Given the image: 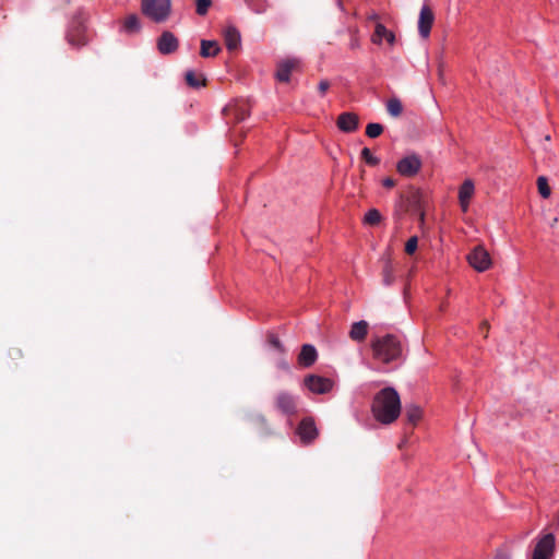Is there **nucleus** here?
Instances as JSON below:
<instances>
[{"instance_id": "cd10ccee", "label": "nucleus", "mask_w": 559, "mask_h": 559, "mask_svg": "<svg viewBox=\"0 0 559 559\" xmlns=\"http://www.w3.org/2000/svg\"><path fill=\"white\" fill-rule=\"evenodd\" d=\"M389 32L390 31L383 24L377 22L374 26V33L371 37L372 43L381 44L383 37H385Z\"/></svg>"}, {"instance_id": "7ed1b4c3", "label": "nucleus", "mask_w": 559, "mask_h": 559, "mask_svg": "<svg viewBox=\"0 0 559 559\" xmlns=\"http://www.w3.org/2000/svg\"><path fill=\"white\" fill-rule=\"evenodd\" d=\"M87 15L83 10H79L70 20L66 38L69 45L80 48L87 44L85 22Z\"/></svg>"}, {"instance_id": "6e6552de", "label": "nucleus", "mask_w": 559, "mask_h": 559, "mask_svg": "<svg viewBox=\"0 0 559 559\" xmlns=\"http://www.w3.org/2000/svg\"><path fill=\"white\" fill-rule=\"evenodd\" d=\"M469 265L478 272H485L491 266V258L488 251L481 247H475L467 255Z\"/></svg>"}, {"instance_id": "473e14b6", "label": "nucleus", "mask_w": 559, "mask_h": 559, "mask_svg": "<svg viewBox=\"0 0 559 559\" xmlns=\"http://www.w3.org/2000/svg\"><path fill=\"white\" fill-rule=\"evenodd\" d=\"M195 4H197V13L199 15H205L209 11V9L211 8L212 5V0H195Z\"/></svg>"}, {"instance_id": "f257e3e1", "label": "nucleus", "mask_w": 559, "mask_h": 559, "mask_svg": "<svg viewBox=\"0 0 559 559\" xmlns=\"http://www.w3.org/2000/svg\"><path fill=\"white\" fill-rule=\"evenodd\" d=\"M371 412L377 421L383 425L394 423L401 414V400L391 386L380 390L373 397Z\"/></svg>"}, {"instance_id": "f8f14e48", "label": "nucleus", "mask_w": 559, "mask_h": 559, "mask_svg": "<svg viewBox=\"0 0 559 559\" xmlns=\"http://www.w3.org/2000/svg\"><path fill=\"white\" fill-rule=\"evenodd\" d=\"M435 21V14L429 5H424L419 12L418 32L423 38H428Z\"/></svg>"}, {"instance_id": "412c9836", "label": "nucleus", "mask_w": 559, "mask_h": 559, "mask_svg": "<svg viewBox=\"0 0 559 559\" xmlns=\"http://www.w3.org/2000/svg\"><path fill=\"white\" fill-rule=\"evenodd\" d=\"M221 52V47L216 40H201L200 55L203 58L215 57Z\"/></svg>"}, {"instance_id": "ddd939ff", "label": "nucleus", "mask_w": 559, "mask_h": 559, "mask_svg": "<svg viewBox=\"0 0 559 559\" xmlns=\"http://www.w3.org/2000/svg\"><path fill=\"white\" fill-rule=\"evenodd\" d=\"M297 433L302 443L309 444L318 437L319 432L312 418H304L297 428Z\"/></svg>"}, {"instance_id": "f3484780", "label": "nucleus", "mask_w": 559, "mask_h": 559, "mask_svg": "<svg viewBox=\"0 0 559 559\" xmlns=\"http://www.w3.org/2000/svg\"><path fill=\"white\" fill-rule=\"evenodd\" d=\"M475 187L471 179H466L460 187L459 201L463 212H466L469 206V201L474 194Z\"/></svg>"}, {"instance_id": "e433bc0d", "label": "nucleus", "mask_w": 559, "mask_h": 559, "mask_svg": "<svg viewBox=\"0 0 559 559\" xmlns=\"http://www.w3.org/2000/svg\"><path fill=\"white\" fill-rule=\"evenodd\" d=\"M9 356L13 359V360H17V359H21L23 354H22V350L20 348H11L9 350Z\"/></svg>"}, {"instance_id": "1a4fd4ad", "label": "nucleus", "mask_w": 559, "mask_h": 559, "mask_svg": "<svg viewBox=\"0 0 559 559\" xmlns=\"http://www.w3.org/2000/svg\"><path fill=\"white\" fill-rule=\"evenodd\" d=\"M305 385L316 394H325L333 388V381L317 374H309L304 380Z\"/></svg>"}, {"instance_id": "4be33fe9", "label": "nucleus", "mask_w": 559, "mask_h": 559, "mask_svg": "<svg viewBox=\"0 0 559 559\" xmlns=\"http://www.w3.org/2000/svg\"><path fill=\"white\" fill-rule=\"evenodd\" d=\"M386 111L391 117L397 118L403 112V105L402 102L396 98L392 97L386 102Z\"/></svg>"}, {"instance_id": "2f4dec72", "label": "nucleus", "mask_w": 559, "mask_h": 559, "mask_svg": "<svg viewBox=\"0 0 559 559\" xmlns=\"http://www.w3.org/2000/svg\"><path fill=\"white\" fill-rule=\"evenodd\" d=\"M361 158L369 165V166H377L380 163V159L371 154V151L368 147H364L361 150Z\"/></svg>"}, {"instance_id": "a19ab883", "label": "nucleus", "mask_w": 559, "mask_h": 559, "mask_svg": "<svg viewBox=\"0 0 559 559\" xmlns=\"http://www.w3.org/2000/svg\"><path fill=\"white\" fill-rule=\"evenodd\" d=\"M488 322L484 321L481 324H480V331L485 333V337H487V333H488Z\"/></svg>"}, {"instance_id": "9b49d317", "label": "nucleus", "mask_w": 559, "mask_h": 559, "mask_svg": "<svg viewBox=\"0 0 559 559\" xmlns=\"http://www.w3.org/2000/svg\"><path fill=\"white\" fill-rule=\"evenodd\" d=\"M421 168V160L417 155H408L402 158L397 165V171L405 177L415 176Z\"/></svg>"}, {"instance_id": "0eeeda50", "label": "nucleus", "mask_w": 559, "mask_h": 559, "mask_svg": "<svg viewBox=\"0 0 559 559\" xmlns=\"http://www.w3.org/2000/svg\"><path fill=\"white\" fill-rule=\"evenodd\" d=\"M274 407L281 414L292 416L297 413V399L287 391H281L274 396Z\"/></svg>"}, {"instance_id": "c756f323", "label": "nucleus", "mask_w": 559, "mask_h": 559, "mask_svg": "<svg viewBox=\"0 0 559 559\" xmlns=\"http://www.w3.org/2000/svg\"><path fill=\"white\" fill-rule=\"evenodd\" d=\"M537 188H538V192L539 194L544 198V199H547L549 198L550 193H551V190H550V187L548 185V180L546 177L544 176H540L537 178Z\"/></svg>"}, {"instance_id": "ea45409f", "label": "nucleus", "mask_w": 559, "mask_h": 559, "mask_svg": "<svg viewBox=\"0 0 559 559\" xmlns=\"http://www.w3.org/2000/svg\"><path fill=\"white\" fill-rule=\"evenodd\" d=\"M350 49H357L359 47V40L356 37H353L349 43Z\"/></svg>"}, {"instance_id": "a211bd4d", "label": "nucleus", "mask_w": 559, "mask_h": 559, "mask_svg": "<svg viewBox=\"0 0 559 559\" xmlns=\"http://www.w3.org/2000/svg\"><path fill=\"white\" fill-rule=\"evenodd\" d=\"M299 61L297 59H287L282 61L276 70V79L280 82H288L290 78V73L298 69Z\"/></svg>"}, {"instance_id": "6ab92c4d", "label": "nucleus", "mask_w": 559, "mask_h": 559, "mask_svg": "<svg viewBox=\"0 0 559 559\" xmlns=\"http://www.w3.org/2000/svg\"><path fill=\"white\" fill-rule=\"evenodd\" d=\"M225 45L228 50H235L240 46L241 37L239 31L234 26H228L224 32Z\"/></svg>"}, {"instance_id": "7c9ffc66", "label": "nucleus", "mask_w": 559, "mask_h": 559, "mask_svg": "<svg viewBox=\"0 0 559 559\" xmlns=\"http://www.w3.org/2000/svg\"><path fill=\"white\" fill-rule=\"evenodd\" d=\"M382 132H383V126L380 123L372 122V123L367 124V127H366V134L371 139H376V138L380 136L382 134Z\"/></svg>"}, {"instance_id": "4c0bfd02", "label": "nucleus", "mask_w": 559, "mask_h": 559, "mask_svg": "<svg viewBox=\"0 0 559 559\" xmlns=\"http://www.w3.org/2000/svg\"><path fill=\"white\" fill-rule=\"evenodd\" d=\"M382 185H383V187L390 189L395 186V180L391 177H388V178L383 179Z\"/></svg>"}, {"instance_id": "a878e982", "label": "nucleus", "mask_w": 559, "mask_h": 559, "mask_svg": "<svg viewBox=\"0 0 559 559\" xmlns=\"http://www.w3.org/2000/svg\"><path fill=\"white\" fill-rule=\"evenodd\" d=\"M246 4L257 14H262L267 9V0H245Z\"/></svg>"}, {"instance_id": "37998d69", "label": "nucleus", "mask_w": 559, "mask_h": 559, "mask_svg": "<svg viewBox=\"0 0 559 559\" xmlns=\"http://www.w3.org/2000/svg\"><path fill=\"white\" fill-rule=\"evenodd\" d=\"M369 21H378V15L376 13H372L368 16Z\"/></svg>"}, {"instance_id": "423d86ee", "label": "nucleus", "mask_w": 559, "mask_h": 559, "mask_svg": "<svg viewBox=\"0 0 559 559\" xmlns=\"http://www.w3.org/2000/svg\"><path fill=\"white\" fill-rule=\"evenodd\" d=\"M406 211H411L415 214H418L420 223H424L425 219V205L426 199L424 193L416 188H409L406 195Z\"/></svg>"}, {"instance_id": "c9c22d12", "label": "nucleus", "mask_w": 559, "mask_h": 559, "mask_svg": "<svg viewBox=\"0 0 559 559\" xmlns=\"http://www.w3.org/2000/svg\"><path fill=\"white\" fill-rule=\"evenodd\" d=\"M330 88V82L328 80H321L318 84V91L323 96Z\"/></svg>"}, {"instance_id": "c85d7f7f", "label": "nucleus", "mask_w": 559, "mask_h": 559, "mask_svg": "<svg viewBox=\"0 0 559 559\" xmlns=\"http://www.w3.org/2000/svg\"><path fill=\"white\" fill-rule=\"evenodd\" d=\"M382 281L383 284L386 286L391 285L394 282L393 266L389 261H386L383 265Z\"/></svg>"}, {"instance_id": "20e7f679", "label": "nucleus", "mask_w": 559, "mask_h": 559, "mask_svg": "<svg viewBox=\"0 0 559 559\" xmlns=\"http://www.w3.org/2000/svg\"><path fill=\"white\" fill-rule=\"evenodd\" d=\"M142 13L155 23L165 22L171 12V0H142Z\"/></svg>"}, {"instance_id": "393cba45", "label": "nucleus", "mask_w": 559, "mask_h": 559, "mask_svg": "<svg viewBox=\"0 0 559 559\" xmlns=\"http://www.w3.org/2000/svg\"><path fill=\"white\" fill-rule=\"evenodd\" d=\"M186 82L189 86L198 88L205 85V78L201 74H197L193 71L186 73Z\"/></svg>"}, {"instance_id": "9d476101", "label": "nucleus", "mask_w": 559, "mask_h": 559, "mask_svg": "<svg viewBox=\"0 0 559 559\" xmlns=\"http://www.w3.org/2000/svg\"><path fill=\"white\" fill-rule=\"evenodd\" d=\"M225 115L233 119L235 122L245 120L250 114V104L245 99H237L224 109Z\"/></svg>"}, {"instance_id": "4468645a", "label": "nucleus", "mask_w": 559, "mask_h": 559, "mask_svg": "<svg viewBox=\"0 0 559 559\" xmlns=\"http://www.w3.org/2000/svg\"><path fill=\"white\" fill-rule=\"evenodd\" d=\"M337 128L345 133H352L358 129L359 117L355 112H342L336 119Z\"/></svg>"}, {"instance_id": "58836bf2", "label": "nucleus", "mask_w": 559, "mask_h": 559, "mask_svg": "<svg viewBox=\"0 0 559 559\" xmlns=\"http://www.w3.org/2000/svg\"><path fill=\"white\" fill-rule=\"evenodd\" d=\"M388 44L393 45L395 43V35L393 32H389L385 37H383Z\"/></svg>"}, {"instance_id": "5701e85b", "label": "nucleus", "mask_w": 559, "mask_h": 559, "mask_svg": "<svg viewBox=\"0 0 559 559\" xmlns=\"http://www.w3.org/2000/svg\"><path fill=\"white\" fill-rule=\"evenodd\" d=\"M405 415L412 425H416L423 415L421 408L415 404L407 405L405 408Z\"/></svg>"}, {"instance_id": "f03ea898", "label": "nucleus", "mask_w": 559, "mask_h": 559, "mask_svg": "<svg viewBox=\"0 0 559 559\" xmlns=\"http://www.w3.org/2000/svg\"><path fill=\"white\" fill-rule=\"evenodd\" d=\"M370 346L373 358L386 365L400 359L403 354L401 340L394 334L376 336Z\"/></svg>"}, {"instance_id": "79ce46f5", "label": "nucleus", "mask_w": 559, "mask_h": 559, "mask_svg": "<svg viewBox=\"0 0 559 559\" xmlns=\"http://www.w3.org/2000/svg\"><path fill=\"white\" fill-rule=\"evenodd\" d=\"M280 367H281L282 369H284V370H289V366H288V364H287L286 361H282V362H280Z\"/></svg>"}, {"instance_id": "aec40b11", "label": "nucleus", "mask_w": 559, "mask_h": 559, "mask_svg": "<svg viewBox=\"0 0 559 559\" xmlns=\"http://www.w3.org/2000/svg\"><path fill=\"white\" fill-rule=\"evenodd\" d=\"M368 322L364 320L353 323L352 329L349 331V337L356 342L365 341L368 334Z\"/></svg>"}, {"instance_id": "f704fd0d", "label": "nucleus", "mask_w": 559, "mask_h": 559, "mask_svg": "<svg viewBox=\"0 0 559 559\" xmlns=\"http://www.w3.org/2000/svg\"><path fill=\"white\" fill-rule=\"evenodd\" d=\"M267 341H269V344L271 346H273L274 348H276L277 350H280L282 353L285 352V349H284L280 338L275 334L270 333L269 336H267Z\"/></svg>"}, {"instance_id": "72a5a7b5", "label": "nucleus", "mask_w": 559, "mask_h": 559, "mask_svg": "<svg viewBox=\"0 0 559 559\" xmlns=\"http://www.w3.org/2000/svg\"><path fill=\"white\" fill-rule=\"evenodd\" d=\"M418 246V238L416 236L411 237L405 243V252L407 254H413Z\"/></svg>"}, {"instance_id": "bb28decb", "label": "nucleus", "mask_w": 559, "mask_h": 559, "mask_svg": "<svg viewBox=\"0 0 559 559\" xmlns=\"http://www.w3.org/2000/svg\"><path fill=\"white\" fill-rule=\"evenodd\" d=\"M381 213L377 209H371L366 213L364 217V223L366 225L376 226L381 222Z\"/></svg>"}, {"instance_id": "b1692460", "label": "nucleus", "mask_w": 559, "mask_h": 559, "mask_svg": "<svg viewBox=\"0 0 559 559\" xmlns=\"http://www.w3.org/2000/svg\"><path fill=\"white\" fill-rule=\"evenodd\" d=\"M123 28L127 33L130 34L138 33L141 29V23L138 15H128L123 22Z\"/></svg>"}, {"instance_id": "2eb2a0df", "label": "nucleus", "mask_w": 559, "mask_h": 559, "mask_svg": "<svg viewBox=\"0 0 559 559\" xmlns=\"http://www.w3.org/2000/svg\"><path fill=\"white\" fill-rule=\"evenodd\" d=\"M178 45L177 37L168 31L163 32L157 40V48L162 55L175 52L178 49Z\"/></svg>"}, {"instance_id": "dca6fc26", "label": "nucleus", "mask_w": 559, "mask_h": 559, "mask_svg": "<svg viewBox=\"0 0 559 559\" xmlns=\"http://www.w3.org/2000/svg\"><path fill=\"white\" fill-rule=\"evenodd\" d=\"M318 358V352L311 344H304L298 355V364L304 368L311 367Z\"/></svg>"}, {"instance_id": "39448f33", "label": "nucleus", "mask_w": 559, "mask_h": 559, "mask_svg": "<svg viewBox=\"0 0 559 559\" xmlns=\"http://www.w3.org/2000/svg\"><path fill=\"white\" fill-rule=\"evenodd\" d=\"M557 549L556 537L551 533L539 535L532 551L531 559H552Z\"/></svg>"}]
</instances>
